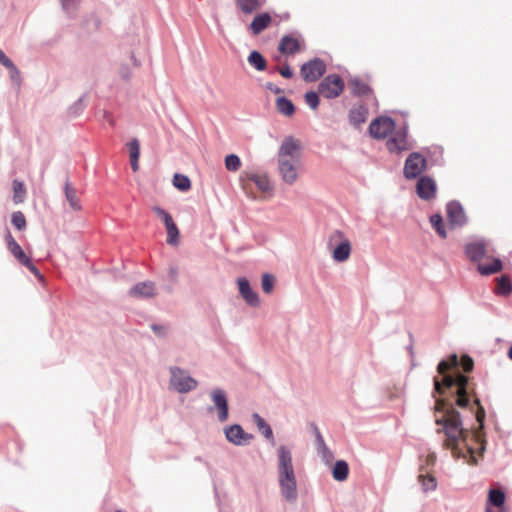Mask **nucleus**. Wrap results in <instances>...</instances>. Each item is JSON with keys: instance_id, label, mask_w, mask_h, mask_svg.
I'll return each instance as SVG.
<instances>
[{"instance_id": "4c0bfd02", "label": "nucleus", "mask_w": 512, "mask_h": 512, "mask_svg": "<svg viewBox=\"0 0 512 512\" xmlns=\"http://www.w3.org/2000/svg\"><path fill=\"white\" fill-rule=\"evenodd\" d=\"M173 185L184 192L190 189L191 181L186 175L176 173L173 177Z\"/></svg>"}, {"instance_id": "49530a36", "label": "nucleus", "mask_w": 512, "mask_h": 512, "mask_svg": "<svg viewBox=\"0 0 512 512\" xmlns=\"http://www.w3.org/2000/svg\"><path fill=\"white\" fill-rule=\"evenodd\" d=\"M9 70V77L13 84L17 87V89L21 86V76L19 69L15 66L14 63L6 67Z\"/></svg>"}, {"instance_id": "b1692460", "label": "nucleus", "mask_w": 512, "mask_h": 512, "mask_svg": "<svg viewBox=\"0 0 512 512\" xmlns=\"http://www.w3.org/2000/svg\"><path fill=\"white\" fill-rule=\"evenodd\" d=\"M367 115L368 109L364 105H360L350 110L349 121L353 126L358 127L366 121Z\"/></svg>"}, {"instance_id": "bb28decb", "label": "nucleus", "mask_w": 512, "mask_h": 512, "mask_svg": "<svg viewBox=\"0 0 512 512\" xmlns=\"http://www.w3.org/2000/svg\"><path fill=\"white\" fill-rule=\"evenodd\" d=\"M6 242L8 250L20 263H22L25 259L28 258V256H26L25 252L23 251L21 246L15 241L10 232H7L6 234Z\"/></svg>"}, {"instance_id": "69168bd1", "label": "nucleus", "mask_w": 512, "mask_h": 512, "mask_svg": "<svg viewBox=\"0 0 512 512\" xmlns=\"http://www.w3.org/2000/svg\"><path fill=\"white\" fill-rule=\"evenodd\" d=\"M132 59L134 60V64L135 65H139V63L137 62V60L134 58V56H132Z\"/></svg>"}, {"instance_id": "37998d69", "label": "nucleus", "mask_w": 512, "mask_h": 512, "mask_svg": "<svg viewBox=\"0 0 512 512\" xmlns=\"http://www.w3.org/2000/svg\"><path fill=\"white\" fill-rule=\"evenodd\" d=\"M79 0H61L62 9L69 17H73L78 9Z\"/></svg>"}, {"instance_id": "8fccbe9b", "label": "nucleus", "mask_w": 512, "mask_h": 512, "mask_svg": "<svg viewBox=\"0 0 512 512\" xmlns=\"http://www.w3.org/2000/svg\"><path fill=\"white\" fill-rule=\"evenodd\" d=\"M84 107L83 98L81 97L69 107L68 114L72 117H76L83 112Z\"/></svg>"}, {"instance_id": "c03bdc74", "label": "nucleus", "mask_w": 512, "mask_h": 512, "mask_svg": "<svg viewBox=\"0 0 512 512\" xmlns=\"http://www.w3.org/2000/svg\"><path fill=\"white\" fill-rule=\"evenodd\" d=\"M11 222L18 230H23L26 228V218L21 211L12 213Z\"/></svg>"}, {"instance_id": "3c124183", "label": "nucleus", "mask_w": 512, "mask_h": 512, "mask_svg": "<svg viewBox=\"0 0 512 512\" xmlns=\"http://www.w3.org/2000/svg\"><path fill=\"white\" fill-rule=\"evenodd\" d=\"M130 158H139L140 155V144L137 139H132L128 143Z\"/></svg>"}, {"instance_id": "2eb2a0df", "label": "nucleus", "mask_w": 512, "mask_h": 512, "mask_svg": "<svg viewBox=\"0 0 512 512\" xmlns=\"http://www.w3.org/2000/svg\"><path fill=\"white\" fill-rule=\"evenodd\" d=\"M157 287L153 281L138 282L129 289V295L136 299H149L157 296Z\"/></svg>"}, {"instance_id": "f3484780", "label": "nucleus", "mask_w": 512, "mask_h": 512, "mask_svg": "<svg viewBox=\"0 0 512 512\" xmlns=\"http://www.w3.org/2000/svg\"><path fill=\"white\" fill-rule=\"evenodd\" d=\"M387 148L390 152L400 153L402 151L408 150L411 148V145L408 141V133L407 128L397 131L391 138L388 139Z\"/></svg>"}, {"instance_id": "423d86ee", "label": "nucleus", "mask_w": 512, "mask_h": 512, "mask_svg": "<svg viewBox=\"0 0 512 512\" xmlns=\"http://www.w3.org/2000/svg\"><path fill=\"white\" fill-rule=\"evenodd\" d=\"M210 399L213 403L212 407H209L210 412L216 411L217 419L220 423H224L229 418V405L228 397L225 390L222 388H215L209 393Z\"/></svg>"}, {"instance_id": "6e6d98bb", "label": "nucleus", "mask_w": 512, "mask_h": 512, "mask_svg": "<svg viewBox=\"0 0 512 512\" xmlns=\"http://www.w3.org/2000/svg\"><path fill=\"white\" fill-rule=\"evenodd\" d=\"M119 74L122 79L128 81L132 76V71L127 65H122L119 70Z\"/></svg>"}, {"instance_id": "39448f33", "label": "nucleus", "mask_w": 512, "mask_h": 512, "mask_svg": "<svg viewBox=\"0 0 512 512\" xmlns=\"http://www.w3.org/2000/svg\"><path fill=\"white\" fill-rule=\"evenodd\" d=\"M328 247L333 248L332 257L337 262L346 261L351 253V243L345 234L335 230L329 237Z\"/></svg>"}, {"instance_id": "c756f323", "label": "nucleus", "mask_w": 512, "mask_h": 512, "mask_svg": "<svg viewBox=\"0 0 512 512\" xmlns=\"http://www.w3.org/2000/svg\"><path fill=\"white\" fill-rule=\"evenodd\" d=\"M12 188H13V202L15 204L23 203L26 199V193H27L25 184L22 181L15 179L12 183Z\"/></svg>"}, {"instance_id": "dca6fc26", "label": "nucleus", "mask_w": 512, "mask_h": 512, "mask_svg": "<svg viewBox=\"0 0 512 512\" xmlns=\"http://www.w3.org/2000/svg\"><path fill=\"white\" fill-rule=\"evenodd\" d=\"M447 218L452 226H463L467 223L464 208L458 201H450L446 206Z\"/></svg>"}, {"instance_id": "f03ea898", "label": "nucleus", "mask_w": 512, "mask_h": 512, "mask_svg": "<svg viewBox=\"0 0 512 512\" xmlns=\"http://www.w3.org/2000/svg\"><path fill=\"white\" fill-rule=\"evenodd\" d=\"M461 365L464 372H470L474 363L471 357L465 355L458 360L456 354L451 355L450 361L442 360L437 366V371L442 379L434 378V391L439 395L450 392L451 397H456V404L461 408L470 406L469 379L461 373L457 367Z\"/></svg>"}, {"instance_id": "680f3d73", "label": "nucleus", "mask_w": 512, "mask_h": 512, "mask_svg": "<svg viewBox=\"0 0 512 512\" xmlns=\"http://www.w3.org/2000/svg\"><path fill=\"white\" fill-rule=\"evenodd\" d=\"M103 117H104V119H105L107 122H109V124H110V125H113V124H114L113 118H112V116H111V114H110L109 112L104 111V113H103Z\"/></svg>"}, {"instance_id": "9d476101", "label": "nucleus", "mask_w": 512, "mask_h": 512, "mask_svg": "<svg viewBox=\"0 0 512 512\" xmlns=\"http://www.w3.org/2000/svg\"><path fill=\"white\" fill-rule=\"evenodd\" d=\"M277 159L301 160V145L299 140L292 136L285 137L278 149Z\"/></svg>"}, {"instance_id": "f8f14e48", "label": "nucleus", "mask_w": 512, "mask_h": 512, "mask_svg": "<svg viewBox=\"0 0 512 512\" xmlns=\"http://www.w3.org/2000/svg\"><path fill=\"white\" fill-rule=\"evenodd\" d=\"M395 128L391 117L380 116L374 119L369 126V133L375 139L386 138Z\"/></svg>"}, {"instance_id": "a211bd4d", "label": "nucleus", "mask_w": 512, "mask_h": 512, "mask_svg": "<svg viewBox=\"0 0 512 512\" xmlns=\"http://www.w3.org/2000/svg\"><path fill=\"white\" fill-rule=\"evenodd\" d=\"M436 188V182L431 177L422 176L417 181L416 192L421 199L429 201L435 197Z\"/></svg>"}, {"instance_id": "aec40b11", "label": "nucleus", "mask_w": 512, "mask_h": 512, "mask_svg": "<svg viewBox=\"0 0 512 512\" xmlns=\"http://www.w3.org/2000/svg\"><path fill=\"white\" fill-rule=\"evenodd\" d=\"M465 253L473 261H480L486 254V243L484 241L472 242L466 245Z\"/></svg>"}, {"instance_id": "ea45409f", "label": "nucleus", "mask_w": 512, "mask_h": 512, "mask_svg": "<svg viewBox=\"0 0 512 512\" xmlns=\"http://www.w3.org/2000/svg\"><path fill=\"white\" fill-rule=\"evenodd\" d=\"M512 291L511 281L508 276H501L497 279V293L501 295H508Z\"/></svg>"}, {"instance_id": "a19ab883", "label": "nucleus", "mask_w": 512, "mask_h": 512, "mask_svg": "<svg viewBox=\"0 0 512 512\" xmlns=\"http://www.w3.org/2000/svg\"><path fill=\"white\" fill-rule=\"evenodd\" d=\"M430 222L439 236H441L442 238H445L447 236L441 215H439V214L432 215L430 217Z\"/></svg>"}, {"instance_id": "5701e85b", "label": "nucleus", "mask_w": 512, "mask_h": 512, "mask_svg": "<svg viewBox=\"0 0 512 512\" xmlns=\"http://www.w3.org/2000/svg\"><path fill=\"white\" fill-rule=\"evenodd\" d=\"M315 438H316V449L318 454L322 457L323 461L329 463L333 459V453L327 447L321 432L317 427L314 428Z\"/></svg>"}, {"instance_id": "9b49d317", "label": "nucleus", "mask_w": 512, "mask_h": 512, "mask_svg": "<svg viewBox=\"0 0 512 512\" xmlns=\"http://www.w3.org/2000/svg\"><path fill=\"white\" fill-rule=\"evenodd\" d=\"M240 182L243 188H246L247 184L252 182L261 192H269L272 190V185L266 173L245 170L240 175Z\"/></svg>"}, {"instance_id": "774afa93", "label": "nucleus", "mask_w": 512, "mask_h": 512, "mask_svg": "<svg viewBox=\"0 0 512 512\" xmlns=\"http://www.w3.org/2000/svg\"><path fill=\"white\" fill-rule=\"evenodd\" d=\"M485 512H491V510L487 508Z\"/></svg>"}, {"instance_id": "e2e57ef3", "label": "nucleus", "mask_w": 512, "mask_h": 512, "mask_svg": "<svg viewBox=\"0 0 512 512\" xmlns=\"http://www.w3.org/2000/svg\"><path fill=\"white\" fill-rule=\"evenodd\" d=\"M169 274H170V276H171L173 279H175V278L177 277V274H178V270H177V268H176V267H171V268L169 269Z\"/></svg>"}, {"instance_id": "7ed1b4c3", "label": "nucleus", "mask_w": 512, "mask_h": 512, "mask_svg": "<svg viewBox=\"0 0 512 512\" xmlns=\"http://www.w3.org/2000/svg\"><path fill=\"white\" fill-rule=\"evenodd\" d=\"M277 476L283 498L288 502H295L298 498L297 480L292 452L286 445L277 448Z\"/></svg>"}, {"instance_id": "58836bf2", "label": "nucleus", "mask_w": 512, "mask_h": 512, "mask_svg": "<svg viewBox=\"0 0 512 512\" xmlns=\"http://www.w3.org/2000/svg\"><path fill=\"white\" fill-rule=\"evenodd\" d=\"M165 228L167 231V243L170 245H177L179 242V229L175 222L173 221Z\"/></svg>"}, {"instance_id": "cd10ccee", "label": "nucleus", "mask_w": 512, "mask_h": 512, "mask_svg": "<svg viewBox=\"0 0 512 512\" xmlns=\"http://www.w3.org/2000/svg\"><path fill=\"white\" fill-rule=\"evenodd\" d=\"M502 262L499 258H494L491 264H478L477 270L481 275L489 276L502 270Z\"/></svg>"}, {"instance_id": "0e129e2a", "label": "nucleus", "mask_w": 512, "mask_h": 512, "mask_svg": "<svg viewBox=\"0 0 512 512\" xmlns=\"http://www.w3.org/2000/svg\"><path fill=\"white\" fill-rule=\"evenodd\" d=\"M508 356H509V358L512 360V345H511V347L509 348Z\"/></svg>"}, {"instance_id": "393cba45", "label": "nucleus", "mask_w": 512, "mask_h": 512, "mask_svg": "<svg viewBox=\"0 0 512 512\" xmlns=\"http://www.w3.org/2000/svg\"><path fill=\"white\" fill-rule=\"evenodd\" d=\"M279 51L283 54L292 55L299 50V42L292 36H284L278 47Z\"/></svg>"}, {"instance_id": "338daca9", "label": "nucleus", "mask_w": 512, "mask_h": 512, "mask_svg": "<svg viewBox=\"0 0 512 512\" xmlns=\"http://www.w3.org/2000/svg\"><path fill=\"white\" fill-rule=\"evenodd\" d=\"M167 291H168V292H171V291H172V288H171V287L167 288Z\"/></svg>"}, {"instance_id": "f704fd0d", "label": "nucleus", "mask_w": 512, "mask_h": 512, "mask_svg": "<svg viewBox=\"0 0 512 512\" xmlns=\"http://www.w3.org/2000/svg\"><path fill=\"white\" fill-rule=\"evenodd\" d=\"M150 328L160 339H166L171 332V326L168 323H151Z\"/></svg>"}, {"instance_id": "5fc2aeb1", "label": "nucleus", "mask_w": 512, "mask_h": 512, "mask_svg": "<svg viewBox=\"0 0 512 512\" xmlns=\"http://www.w3.org/2000/svg\"><path fill=\"white\" fill-rule=\"evenodd\" d=\"M21 264L24 265L25 267H27L37 277H41L39 270L32 263V261H31V259L29 257L27 259H25Z\"/></svg>"}, {"instance_id": "ddd939ff", "label": "nucleus", "mask_w": 512, "mask_h": 512, "mask_svg": "<svg viewBox=\"0 0 512 512\" xmlns=\"http://www.w3.org/2000/svg\"><path fill=\"white\" fill-rule=\"evenodd\" d=\"M277 162L282 180L289 185L295 183L298 178V170L301 166V160L277 159Z\"/></svg>"}, {"instance_id": "20e7f679", "label": "nucleus", "mask_w": 512, "mask_h": 512, "mask_svg": "<svg viewBox=\"0 0 512 512\" xmlns=\"http://www.w3.org/2000/svg\"><path fill=\"white\" fill-rule=\"evenodd\" d=\"M169 373V388L173 391L188 393L195 390L198 386V381L183 368L172 366L169 368Z\"/></svg>"}, {"instance_id": "c9c22d12", "label": "nucleus", "mask_w": 512, "mask_h": 512, "mask_svg": "<svg viewBox=\"0 0 512 512\" xmlns=\"http://www.w3.org/2000/svg\"><path fill=\"white\" fill-rule=\"evenodd\" d=\"M505 502V494L502 490L491 489L488 494V503L494 507H501Z\"/></svg>"}, {"instance_id": "a878e982", "label": "nucleus", "mask_w": 512, "mask_h": 512, "mask_svg": "<svg viewBox=\"0 0 512 512\" xmlns=\"http://www.w3.org/2000/svg\"><path fill=\"white\" fill-rule=\"evenodd\" d=\"M252 420L262 435L274 444V435L270 425L258 413L252 415Z\"/></svg>"}, {"instance_id": "e433bc0d", "label": "nucleus", "mask_w": 512, "mask_h": 512, "mask_svg": "<svg viewBox=\"0 0 512 512\" xmlns=\"http://www.w3.org/2000/svg\"><path fill=\"white\" fill-rule=\"evenodd\" d=\"M418 481L420 482L424 492L433 491L437 487L436 479L431 475L420 474L418 476Z\"/></svg>"}, {"instance_id": "13d9d810", "label": "nucleus", "mask_w": 512, "mask_h": 512, "mask_svg": "<svg viewBox=\"0 0 512 512\" xmlns=\"http://www.w3.org/2000/svg\"><path fill=\"white\" fill-rule=\"evenodd\" d=\"M266 88L274 93H280L282 92V90L277 87L276 85H274L273 83L269 82L266 84Z\"/></svg>"}, {"instance_id": "6ab92c4d", "label": "nucleus", "mask_w": 512, "mask_h": 512, "mask_svg": "<svg viewBox=\"0 0 512 512\" xmlns=\"http://www.w3.org/2000/svg\"><path fill=\"white\" fill-rule=\"evenodd\" d=\"M237 283L239 293L245 302L252 307H257L260 304V299L258 294L251 288L249 281L242 277L237 279Z\"/></svg>"}, {"instance_id": "1a4fd4ad", "label": "nucleus", "mask_w": 512, "mask_h": 512, "mask_svg": "<svg viewBox=\"0 0 512 512\" xmlns=\"http://www.w3.org/2000/svg\"><path fill=\"white\" fill-rule=\"evenodd\" d=\"M226 440L235 446H247L254 439L253 434L244 431L241 425L232 424L223 428Z\"/></svg>"}, {"instance_id": "de8ad7c7", "label": "nucleus", "mask_w": 512, "mask_h": 512, "mask_svg": "<svg viewBox=\"0 0 512 512\" xmlns=\"http://www.w3.org/2000/svg\"><path fill=\"white\" fill-rule=\"evenodd\" d=\"M152 210L163 221L165 227L173 222L172 216L160 206H154Z\"/></svg>"}, {"instance_id": "0eeeda50", "label": "nucleus", "mask_w": 512, "mask_h": 512, "mask_svg": "<svg viewBox=\"0 0 512 512\" xmlns=\"http://www.w3.org/2000/svg\"><path fill=\"white\" fill-rule=\"evenodd\" d=\"M426 168V158L419 152H412L405 161L403 173L406 179L411 180L419 177Z\"/></svg>"}, {"instance_id": "09e8293b", "label": "nucleus", "mask_w": 512, "mask_h": 512, "mask_svg": "<svg viewBox=\"0 0 512 512\" xmlns=\"http://www.w3.org/2000/svg\"><path fill=\"white\" fill-rule=\"evenodd\" d=\"M305 102L306 104L313 110L317 109L319 105V96L315 91H308L305 94Z\"/></svg>"}, {"instance_id": "4468645a", "label": "nucleus", "mask_w": 512, "mask_h": 512, "mask_svg": "<svg viewBox=\"0 0 512 512\" xmlns=\"http://www.w3.org/2000/svg\"><path fill=\"white\" fill-rule=\"evenodd\" d=\"M326 72V65L323 60L314 58L301 67V75L306 82L317 81Z\"/></svg>"}, {"instance_id": "7c9ffc66", "label": "nucleus", "mask_w": 512, "mask_h": 512, "mask_svg": "<svg viewBox=\"0 0 512 512\" xmlns=\"http://www.w3.org/2000/svg\"><path fill=\"white\" fill-rule=\"evenodd\" d=\"M276 108L279 113L285 116H292L295 112V106L292 101L284 96L277 98Z\"/></svg>"}, {"instance_id": "bf43d9fd", "label": "nucleus", "mask_w": 512, "mask_h": 512, "mask_svg": "<svg viewBox=\"0 0 512 512\" xmlns=\"http://www.w3.org/2000/svg\"><path fill=\"white\" fill-rule=\"evenodd\" d=\"M435 462H436V454L435 453H431V454L427 455V457H426L427 465H434Z\"/></svg>"}, {"instance_id": "864d4df0", "label": "nucleus", "mask_w": 512, "mask_h": 512, "mask_svg": "<svg viewBox=\"0 0 512 512\" xmlns=\"http://www.w3.org/2000/svg\"><path fill=\"white\" fill-rule=\"evenodd\" d=\"M275 71L279 72L284 78L290 79L293 76V72L289 65H284L281 68H275Z\"/></svg>"}, {"instance_id": "603ef678", "label": "nucleus", "mask_w": 512, "mask_h": 512, "mask_svg": "<svg viewBox=\"0 0 512 512\" xmlns=\"http://www.w3.org/2000/svg\"><path fill=\"white\" fill-rule=\"evenodd\" d=\"M474 402L477 405V411L475 412V418H476L477 422L480 424V427H483V423H484V419H485V410L481 406L478 398H475Z\"/></svg>"}, {"instance_id": "72a5a7b5", "label": "nucleus", "mask_w": 512, "mask_h": 512, "mask_svg": "<svg viewBox=\"0 0 512 512\" xmlns=\"http://www.w3.org/2000/svg\"><path fill=\"white\" fill-rule=\"evenodd\" d=\"M236 4L244 14H251L262 6L260 0H236Z\"/></svg>"}, {"instance_id": "4d7b16f0", "label": "nucleus", "mask_w": 512, "mask_h": 512, "mask_svg": "<svg viewBox=\"0 0 512 512\" xmlns=\"http://www.w3.org/2000/svg\"><path fill=\"white\" fill-rule=\"evenodd\" d=\"M0 63L4 67H9V65H12L13 63L2 50H0Z\"/></svg>"}, {"instance_id": "2f4dec72", "label": "nucleus", "mask_w": 512, "mask_h": 512, "mask_svg": "<svg viewBox=\"0 0 512 512\" xmlns=\"http://www.w3.org/2000/svg\"><path fill=\"white\" fill-rule=\"evenodd\" d=\"M247 61L257 71H264L266 69V66H267L266 59L263 57V55L260 52H258L256 50L252 51L249 54Z\"/></svg>"}, {"instance_id": "f257e3e1", "label": "nucleus", "mask_w": 512, "mask_h": 512, "mask_svg": "<svg viewBox=\"0 0 512 512\" xmlns=\"http://www.w3.org/2000/svg\"><path fill=\"white\" fill-rule=\"evenodd\" d=\"M436 412L441 413L435 422L441 426L437 433H444L446 436L443 446L450 449L456 459L467 460L469 464H476L474 449L467 444L469 430L463 428L460 413L453 407L448 399L437 398L435 400Z\"/></svg>"}, {"instance_id": "a18cd8bd", "label": "nucleus", "mask_w": 512, "mask_h": 512, "mask_svg": "<svg viewBox=\"0 0 512 512\" xmlns=\"http://www.w3.org/2000/svg\"><path fill=\"white\" fill-rule=\"evenodd\" d=\"M275 278L273 275L265 273L262 276L261 286L264 293L269 294L274 288Z\"/></svg>"}, {"instance_id": "4be33fe9", "label": "nucleus", "mask_w": 512, "mask_h": 512, "mask_svg": "<svg viewBox=\"0 0 512 512\" xmlns=\"http://www.w3.org/2000/svg\"><path fill=\"white\" fill-rule=\"evenodd\" d=\"M272 18L269 13L263 12L254 17L250 24V29L254 35H259L271 23Z\"/></svg>"}, {"instance_id": "473e14b6", "label": "nucleus", "mask_w": 512, "mask_h": 512, "mask_svg": "<svg viewBox=\"0 0 512 512\" xmlns=\"http://www.w3.org/2000/svg\"><path fill=\"white\" fill-rule=\"evenodd\" d=\"M350 87L352 93L358 96H366L371 92V88L358 78H354L350 81Z\"/></svg>"}, {"instance_id": "052dcab7", "label": "nucleus", "mask_w": 512, "mask_h": 512, "mask_svg": "<svg viewBox=\"0 0 512 512\" xmlns=\"http://www.w3.org/2000/svg\"><path fill=\"white\" fill-rule=\"evenodd\" d=\"M138 160L139 158H130V164H131V168L134 172H136L139 168V165H138Z\"/></svg>"}, {"instance_id": "412c9836", "label": "nucleus", "mask_w": 512, "mask_h": 512, "mask_svg": "<svg viewBox=\"0 0 512 512\" xmlns=\"http://www.w3.org/2000/svg\"><path fill=\"white\" fill-rule=\"evenodd\" d=\"M64 194L66 201L73 211H80L82 209L78 191L68 180L64 183Z\"/></svg>"}, {"instance_id": "79ce46f5", "label": "nucleus", "mask_w": 512, "mask_h": 512, "mask_svg": "<svg viewBox=\"0 0 512 512\" xmlns=\"http://www.w3.org/2000/svg\"><path fill=\"white\" fill-rule=\"evenodd\" d=\"M241 166V160L236 154L227 155L225 158V167L229 171H237Z\"/></svg>"}, {"instance_id": "c85d7f7f", "label": "nucleus", "mask_w": 512, "mask_h": 512, "mask_svg": "<svg viewBox=\"0 0 512 512\" xmlns=\"http://www.w3.org/2000/svg\"><path fill=\"white\" fill-rule=\"evenodd\" d=\"M349 473V467L346 461L344 460H338L334 464V467L332 469V475L333 478L336 481H344L347 479Z\"/></svg>"}, {"instance_id": "6e6552de", "label": "nucleus", "mask_w": 512, "mask_h": 512, "mask_svg": "<svg viewBox=\"0 0 512 512\" xmlns=\"http://www.w3.org/2000/svg\"><path fill=\"white\" fill-rule=\"evenodd\" d=\"M344 89V82L337 74L326 76L318 86L319 93L327 98L333 99L338 97Z\"/></svg>"}]
</instances>
